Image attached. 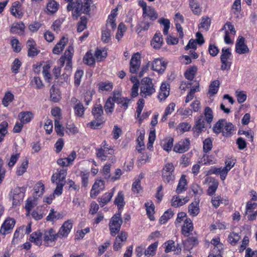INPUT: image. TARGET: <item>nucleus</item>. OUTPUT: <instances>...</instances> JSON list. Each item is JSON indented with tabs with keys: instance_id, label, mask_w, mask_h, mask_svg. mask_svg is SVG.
I'll use <instances>...</instances> for the list:
<instances>
[{
	"instance_id": "nucleus-63",
	"label": "nucleus",
	"mask_w": 257,
	"mask_h": 257,
	"mask_svg": "<svg viewBox=\"0 0 257 257\" xmlns=\"http://www.w3.org/2000/svg\"><path fill=\"white\" fill-rule=\"evenodd\" d=\"M34 191L36 195L42 196L44 191V186L41 182H38L34 187Z\"/></svg>"
},
{
	"instance_id": "nucleus-5",
	"label": "nucleus",
	"mask_w": 257,
	"mask_h": 257,
	"mask_svg": "<svg viewBox=\"0 0 257 257\" xmlns=\"http://www.w3.org/2000/svg\"><path fill=\"white\" fill-rule=\"evenodd\" d=\"M122 222L120 213L118 212L112 217L109 223L110 234L112 236H114L118 233Z\"/></svg>"
},
{
	"instance_id": "nucleus-30",
	"label": "nucleus",
	"mask_w": 257,
	"mask_h": 257,
	"mask_svg": "<svg viewBox=\"0 0 257 257\" xmlns=\"http://www.w3.org/2000/svg\"><path fill=\"white\" fill-rule=\"evenodd\" d=\"M158 14L154 9H150L143 12V18L145 19H149L150 21H154L158 18Z\"/></svg>"
},
{
	"instance_id": "nucleus-37",
	"label": "nucleus",
	"mask_w": 257,
	"mask_h": 257,
	"mask_svg": "<svg viewBox=\"0 0 257 257\" xmlns=\"http://www.w3.org/2000/svg\"><path fill=\"white\" fill-rule=\"evenodd\" d=\"M50 99L54 102H58L61 99V94L59 91L52 86L50 89Z\"/></svg>"
},
{
	"instance_id": "nucleus-64",
	"label": "nucleus",
	"mask_w": 257,
	"mask_h": 257,
	"mask_svg": "<svg viewBox=\"0 0 257 257\" xmlns=\"http://www.w3.org/2000/svg\"><path fill=\"white\" fill-rule=\"evenodd\" d=\"M28 165V160L24 161L21 164L20 167H19L16 171V174L18 176L22 175L26 171Z\"/></svg>"
},
{
	"instance_id": "nucleus-17",
	"label": "nucleus",
	"mask_w": 257,
	"mask_h": 257,
	"mask_svg": "<svg viewBox=\"0 0 257 257\" xmlns=\"http://www.w3.org/2000/svg\"><path fill=\"white\" fill-rule=\"evenodd\" d=\"M36 44L33 39H29L27 42V47L28 48V55L29 57H34L37 55L40 51L37 50Z\"/></svg>"
},
{
	"instance_id": "nucleus-31",
	"label": "nucleus",
	"mask_w": 257,
	"mask_h": 257,
	"mask_svg": "<svg viewBox=\"0 0 257 257\" xmlns=\"http://www.w3.org/2000/svg\"><path fill=\"white\" fill-rule=\"evenodd\" d=\"M189 200L188 197H186L183 198H180L178 196H173L172 199V205L175 207H179L185 204Z\"/></svg>"
},
{
	"instance_id": "nucleus-2",
	"label": "nucleus",
	"mask_w": 257,
	"mask_h": 257,
	"mask_svg": "<svg viewBox=\"0 0 257 257\" xmlns=\"http://www.w3.org/2000/svg\"><path fill=\"white\" fill-rule=\"evenodd\" d=\"M92 0H84L83 3L81 0H76L72 3H69L67 7L68 11H72V15L76 19L83 13L88 14L90 11V4Z\"/></svg>"
},
{
	"instance_id": "nucleus-52",
	"label": "nucleus",
	"mask_w": 257,
	"mask_h": 257,
	"mask_svg": "<svg viewBox=\"0 0 257 257\" xmlns=\"http://www.w3.org/2000/svg\"><path fill=\"white\" fill-rule=\"evenodd\" d=\"M132 190L134 193L139 194L142 191V188L141 186V181L138 179L133 183Z\"/></svg>"
},
{
	"instance_id": "nucleus-34",
	"label": "nucleus",
	"mask_w": 257,
	"mask_h": 257,
	"mask_svg": "<svg viewBox=\"0 0 257 257\" xmlns=\"http://www.w3.org/2000/svg\"><path fill=\"white\" fill-rule=\"evenodd\" d=\"M224 125H225V120L223 119H219L212 127L213 133L216 134H219L221 132L223 133Z\"/></svg>"
},
{
	"instance_id": "nucleus-51",
	"label": "nucleus",
	"mask_w": 257,
	"mask_h": 257,
	"mask_svg": "<svg viewBox=\"0 0 257 257\" xmlns=\"http://www.w3.org/2000/svg\"><path fill=\"white\" fill-rule=\"evenodd\" d=\"M158 22L164 26L163 30L164 34L165 35H168L169 29L170 28V21L168 19L162 18L159 20Z\"/></svg>"
},
{
	"instance_id": "nucleus-21",
	"label": "nucleus",
	"mask_w": 257,
	"mask_h": 257,
	"mask_svg": "<svg viewBox=\"0 0 257 257\" xmlns=\"http://www.w3.org/2000/svg\"><path fill=\"white\" fill-rule=\"evenodd\" d=\"M68 41V38L63 37L53 48V53L55 54H59L63 50Z\"/></svg>"
},
{
	"instance_id": "nucleus-61",
	"label": "nucleus",
	"mask_w": 257,
	"mask_h": 257,
	"mask_svg": "<svg viewBox=\"0 0 257 257\" xmlns=\"http://www.w3.org/2000/svg\"><path fill=\"white\" fill-rule=\"evenodd\" d=\"M114 102L111 98H108L104 105V109L106 113H112L114 108Z\"/></svg>"
},
{
	"instance_id": "nucleus-46",
	"label": "nucleus",
	"mask_w": 257,
	"mask_h": 257,
	"mask_svg": "<svg viewBox=\"0 0 257 257\" xmlns=\"http://www.w3.org/2000/svg\"><path fill=\"white\" fill-rule=\"evenodd\" d=\"M227 200H223L221 197L219 196H214L212 198L211 202L213 206L217 208L221 204L224 203L225 204L228 203Z\"/></svg>"
},
{
	"instance_id": "nucleus-56",
	"label": "nucleus",
	"mask_w": 257,
	"mask_h": 257,
	"mask_svg": "<svg viewBox=\"0 0 257 257\" xmlns=\"http://www.w3.org/2000/svg\"><path fill=\"white\" fill-rule=\"evenodd\" d=\"M218 186V182L216 181H213L211 184L209 186L207 190V194L209 196H212L216 192Z\"/></svg>"
},
{
	"instance_id": "nucleus-62",
	"label": "nucleus",
	"mask_w": 257,
	"mask_h": 257,
	"mask_svg": "<svg viewBox=\"0 0 257 257\" xmlns=\"http://www.w3.org/2000/svg\"><path fill=\"white\" fill-rule=\"evenodd\" d=\"M212 148V140L208 138L203 141V151L205 153L210 151Z\"/></svg>"
},
{
	"instance_id": "nucleus-29",
	"label": "nucleus",
	"mask_w": 257,
	"mask_h": 257,
	"mask_svg": "<svg viewBox=\"0 0 257 257\" xmlns=\"http://www.w3.org/2000/svg\"><path fill=\"white\" fill-rule=\"evenodd\" d=\"M33 117V113L30 111L21 112L19 114V118L22 123L29 122Z\"/></svg>"
},
{
	"instance_id": "nucleus-10",
	"label": "nucleus",
	"mask_w": 257,
	"mask_h": 257,
	"mask_svg": "<svg viewBox=\"0 0 257 257\" xmlns=\"http://www.w3.org/2000/svg\"><path fill=\"white\" fill-rule=\"evenodd\" d=\"M245 39L239 36L235 44V51L239 54H246L249 52L248 47L245 44Z\"/></svg>"
},
{
	"instance_id": "nucleus-49",
	"label": "nucleus",
	"mask_w": 257,
	"mask_h": 257,
	"mask_svg": "<svg viewBox=\"0 0 257 257\" xmlns=\"http://www.w3.org/2000/svg\"><path fill=\"white\" fill-rule=\"evenodd\" d=\"M8 123L7 121H4L0 124V142H1L5 135L7 134V127Z\"/></svg>"
},
{
	"instance_id": "nucleus-50",
	"label": "nucleus",
	"mask_w": 257,
	"mask_h": 257,
	"mask_svg": "<svg viewBox=\"0 0 257 257\" xmlns=\"http://www.w3.org/2000/svg\"><path fill=\"white\" fill-rule=\"evenodd\" d=\"M43 207H41L40 208H37V209L34 210L32 213V217L36 220L41 219L44 215V211L42 210Z\"/></svg>"
},
{
	"instance_id": "nucleus-59",
	"label": "nucleus",
	"mask_w": 257,
	"mask_h": 257,
	"mask_svg": "<svg viewBox=\"0 0 257 257\" xmlns=\"http://www.w3.org/2000/svg\"><path fill=\"white\" fill-rule=\"evenodd\" d=\"M145 206L146 207V211L148 215L149 216V218L151 220H153L154 219V217L153 216V213L154 212V205L153 204H150L149 203H145Z\"/></svg>"
},
{
	"instance_id": "nucleus-12",
	"label": "nucleus",
	"mask_w": 257,
	"mask_h": 257,
	"mask_svg": "<svg viewBox=\"0 0 257 257\" xmlns=\"http://www.w3.org/2000/svg\"><path fill=\"white\" fill-rule=\"evenodd\" d=\"M15 223V220L13 218L7 219L1 226L0 233L4 235L9 233L14 228Z\"/></svg>"
},
{
	"instance_id": "nucleus-40",
	"label": "nucleus",
	"mask_w": 257,
	"mask_h": 257,
	"mask_svg": "<svg viewBox=\"0 0 257 257\" xmlns=\"http://www.w3.org/2000/svg\"><path fill=\"white\" fill-rule=\"evenodd\" d=\"M219 85L220 82L219 80H216L212 81L209 85L208 93L211 94L212 95L216 94L218 91Z\"/></svg>"
},
{
	"instance_id": "nucleus-36",
	"label": "nucleus",
	"mask_w": 257,
	"mask_h": 257,
	"mask_svg": "<svg viewBox=\"0 0 257 257\" xmlns=\"http://www.w3.org/2000/svg\"><path fill=\"white\" fill-rule=\"evenodd\" d=\"M240 238L241 236L239 233L233 231L228 235L227 241L232 245H235Z\"/></svg>"
},
{
	"instance_id": "nucleus-18",
	"label": "nucleus",
	"mask_w": 257,
	"mask_h": 257,
	"mask_svg": "<svg viewBox=\"0 0 257 257\" xmlns=\"http://www.w3.org/2000/svg\"><path fill=\"white\" fill-rule=\"evenodd\" d=\"M193 226L191 220L186 218L184 220V223L182 227V233L185 236H188L190 233L193 231Z\"/></svg>"
},
{
	"instance_id": "nucleus-45",
	"label": "nucleus",
	"mask_w": 257,
	"mask_h": 257,
	"mask_svg": "<svg viewBox=\"0 0 257 257\" xmlns=\"http://www.w3.org/2000/svg\"><path fill=\"white\" fill-rule=\"evenodd\" d=\"M175 107V104L173 102L170 103L167 108H166L165 111L164 115L162 117V121H165L167 119V116L169 114H171L174 110Z\"/></svg>"
},
{
	"instance_id": "nucleus-57",
	"label": "nucleus",
	"mask_w": 257,
	"mask_h": 257,
	"mask_svg": "<svg viewBox=\"0 0 257 257\" xmlns=\"http://www.w3.org/2000/svg\"><path fill=\"white\" fill-rule=\"evenodd\" d=\"M80 176L81 178L82 186L85 188L86 187L88 184L89 173L88 172L81 171L80 172Z\"/></svg>"
},
{
	"instance_id": "nucleus-4",
	"label": "nucleus",
	"mask_w": 257,
	"mask_h": 257,
	"mask_svg": "<svg viewBox=\"0 0 257 257\" xmlns=\"http://www.w3.org/2000/svg\"><path fill=\"white\" fill-rule=\"evenodd\" d=\"M155 92L152 80L149 77L144 78L141 81L140 94L144 97L151 96Z\"/></svg>"
},
{
	"instance_id": "nucleus-13",
	"label": "nucleus",
	"mask_w": 257,
	"mask_h": 257,
	"mask_svg": "<svg viewBox=\"0 0 257 257\" xmlns=\"http://www.w3.org/2000/svg\"><path fill=\"white\" fill-rule=\"evenodd\" d=\"M104 188V181L101 180H97L94 182L90 191V196L96 197Z\"/></svg>"
},
{
	"instance_id": "nucleus-38",
	"label": "nucleus",
	"mask_w": 257,
	"mask_h": 257,
	"mask_svg": "<svg viewBox=\"0 0 257 257\" xmlns=\"http://www.w3.org/2000/svg\"><path fill=\"white\" fill-rule=\"evenodd\" d=\"M197 71V67L196 66H190L186 71L184 75L186 79L192 80L194 78Z\"/></svg>"
},
{
	"instance_id": "nucleus-8",
	"label": "nucleus",
	"mask_w": 257,
	"mask_h": 257,
	"mask_svg": "<svg viewBox=\"0 0 257 257\" xmlns=\"http://www.w3.org/2000/svg\"><path fill=\"white\" fill-rule=\"evenodd\" d=\"M25 189L23 187H17L12 191V199L13 206L17 205L22 201L24 197Z\"/></svg>"
},
{
	"instance_id": "nucleus-44",
	"label": "nucleus",
	"mask_w": 257,
	"mask_h": 257,
	"mask_svg": "<svg viewBox=\"0 0 257 257\" xmlns=\"http://www.w3.org/2000/svg\"><path fill=\"white\" fill-rule=\"evenodd\" d=\"M211 20L208 17H203L201 19V22L199 25V29H203L207 31L210 25Z\"/></svg>"
},
{
	"instance_id": "nucleus-42",
	"label": "nucleus",
	"mask_w": 257,
	"mask_h": 257,
	"mask_svg": "<svg viewBox=\"0 0 257 257\" xmlns=\"http://www.w3.org/2000/svg\"><path fill=\"white\" fill-rule=\"evenodd\" d=\"M114 203L115 205H117L119 209L124 206L125 202L124 201L123 194L122 192L120 191L118 193Z\"/></svg>"
},
{
	"instance_id": "nucleus-7",
	"label": "nucleus",
	"mask_w": 257,
	"mask_h": 257,
	"mask_svg": "<svg viewBox=\"0 0 257 257\" xmlns=\"http://www.w3.org/2000/svg\"><path fill=\"white\" fill-rule=\"evenodd\" d=\"M141 66V56L139 53L134 54L131 59L130 63V72L131 73H136Z\"/></svg>"
},
{
	"instance_id": "nucleus-22",
	"label": "nucleus",
	"mask_w": 257,
	"mask_h": 257,
	"mask_svg": "<svg viewBox=\"0 0 257 257\" xmlns=\"http://www.w3.org/2000/svg\"><path fill=\"white\" fill-rule=\"evenodd\" d=\"M114 190L115 189L113 188L110 192L106 193L101 197L98 198V201L101 207H103L111 200L113 195Z\"/></svg>"
},
{
	"instance_id": "nucleus-55",
	"label": "nucleus",
	"mask_w": 257,
	"mask_h": 257,
	"mask_svg": "<svg viewBox=\"0 0 257 257\" xmlns=\"http://www.w3.org/2000/svg\"><path fill=\"white\" fill-rule=\"evenodd\" d=\"M55 130L57 134L61 137L64 136V128L60 124V121L58 119H56L54 122Z\"/></svg>"
},
{
	"instance_id": "nucleus-58",
	"label": "nucleus",
	"mask_w": 257,
	"mask_h": 257,
	"mask_svg": "<svg viewBox=\"0 0 257 257\" xmlns=\"http://www.w3.org/2000/svg\"><path fill=\"white\" fill-rule=\"evenodd\" d=\"M173 212L171 210H168L161 217L160 222L162 224L166 223L169 219L173 216Z\"/></svg>"
},
{
	"instance_id": "nucleus-32",
	"label": "nucleus",
	"mask_w": 257,
	"mask_h": 257,
	"mask_svg": "<svg viewBox=\"0 0 257 257\" xmlns=\"http://www.w3.org/2000/svg\"><path fill=\"white\" fill-rule=\"evenodd\" d=\"M42 234L40 231H36L31 234L30 240L37 245H40L42 242Z\"/></svg>"
},
{
	"instance_id": "nucleus-28",
	"label": "nucleus",
	"mask_w": 257,
	"mask_h": 257,
	"mask_svg": "<svg viewBox=\"0 0 257 257\" xmlns=\"http://www.w3.org/2000/svg\"><path fill=\"white\" fill-rule=\"evenodd\" d=\"M74 49L72 46H69L66 50L64 56H62L60 59V62L61 66H63L65 63V59H72L73 55Z\"/></svg>"
},
{
	"instance_id": "nucleus-19",
	"label": "nucleus",
	"mask_w": 257,
	"mask_h": 257,
	"mask_svg": "<svg viewBox=\"0 0 257 257\" xmlns=\"http://www.w3.org/2000/svg\"><path fill=\"white\" fill-rule=\"evenodd\" d=\"M71 101L75 102V105L74 106L75 115L79 117H82L84 115L85 111V109L82 103L74 97L72 98Z\"/></svg>"
},
{
	"instance_id": "nucleus-14",
	"label": "nucleus",
	"mask_w": 257,
	"mask_h": 257,
	"mask_svg": "<svg viewBox=\"0 0 257 257\" xmlns=\"http://www.w3.org/2000/svg\"><path fill=\"white\" fill-rule=\"evenodd\" d=\"M190 141L188 139H185L180 141L176 144L174 151L177 153H182L188 150L189 148Z\"/></svg>"
},
{
	"instance_id": "nucleus-53",
	"label": "nucleus",
	"mask_w": 257,
	"mask_h": 257,
	"mask_svg": "<svg viewBox=\"0 0 257 257\" xmlns=\"http://www.w3.org/2000/svg\"><path fill=\"white\" fill-rule=\"evenodd\" d=\"M224 130L223 131V135L227 136L232 134L234 130V126L231 123L228 122L225 120V125H224Z\"/></svg>"
},
{
	"instance_id": "nucleus-60",
	"label": "nucleus",
	"mask_w": 257,
	"mask_h": 257,
	"mask_svg": "<svg viewBox=\"0 0 257 257\" xmlns=\"http://www.w3.org/2000/svg\"><path fill=\"white\" fill-rule=\"evenodd\" d=\"M107 53L105 50L97 49L95 53V59L97 61L103 60L106 57Z\"/></svg>"
},
{
	"instance_id": "nucleus-35",
	"label": "nucleus",
	"mask_w": 257,
	"mask_h": 257,
	"mask_svg": "<svg viewBox=\"0 0 257 257\" xmlns=\"http://www.w3.org/2000/svg\"><path fill=\"white\" fill-rule=\"evenodd\" d=\"M102 107L100 104H95L92 110V113L95 119H102Z\"/></svg>"
},
{
	"instance_id": "nucleus-6",
	"label": "nucleus",
	"mask_w": 257,
	"mask_h": 257,
	"mask_svg": "<svg viewBox=\"0 0 257 257\" xmlns=\"http://www.w3.org/2000/svg\"><path fill=\"white\" fill-rule=\"evenodd\" d=\"M174 167L172 163H167L162 170V178L165 183H169L175 179L174 175Z\"/></svg>"
},
{
	"instance_id": "nucleus-20",
	"label": "nucleus",
	"mask_w": 257,
	"mask_h": 257,
	"mask_svg": "<svg viewBox=\"0 0 257 257\" xmlns=\"http://www.w3.org/2000/svg\"><path fill=\"white\" fill-rule=\"evenodd\" d=\"M169 85L167 83H163L160 87V91L158 95V98L161 100H164L169 95Z\"/></svg>"
},
{
	"instance_id": "nucleus-9",
	"label": "nucleus",
	"mask_w": 257,
	"mask_h": 257,
	"mask_svg": "<svg viewBox=\"0 0 257 257\" xmlns=\"http://www.w3.org/2000/svg\"><path fill=\"white\" fill-rule=\"evenodd\" d=\"M67 175V169L62 168L60 170H57V172L54 173L51 178V181L52 183H62L65 184V178Z\"/></svg>"
},
{
	"instance_id": "nucleus-16",
	"label": "nucleus",
	"mask_w": 257,
	"mask_h": 257,
	"mask_svg": "<svg viewBox=\"0 0 257 257\" xmlns=\"http://www.w3.org/2000/svg\"><path fill=\"white\" fill-rule=\"evenodd\" d=\"M127 234L125 232L121 231L115 238L114 244L113 249L115 250H118L122 245V243L125 242L127 239Z\"/></svg>"
},
{
	"instance_id": "nucleus-25",
	"label": "nucleus",
	"mask_w": 257,
	"mask_h": 257,
	"mask_svg": "<svg viewBox=\"0 0 257 257\" xmlns=\"http://www.w3.org/2000/svg\"><path fill=\"white\" fill-rule=\"evenodd\" d=\"M199 201H195L188 206V213L192 216H197L200 212Z\"/></svg>"
},
{
	"instance_id": "nucleus-15",
	"label": "nucleus",
	"mask_w": 257,
	"mask_h": 257,
	"mask_svg": "<svg viewBox=\"0 0 257 257\" xmlns=\"http://www.w3.org/2000/svg\"><path fill=\"white\" fill-rule=\"evenodd\" d=\"M166 68V64L162 59H156L152 63V69L159 73H163Z\"/></svg>"
},
{
	"instance_id": "nucleus-3",
	"label": "nucleus",
	"mask_w": 257,
	"mask_h": 257,
	"mask_svg": "<svg viewBox=\"0 0 257 257\" xmlns=\"http://www.w3.org/2000/svg\"><path fill=\"white\" fill-rule=\"evenodd\" d=\"M104 143L103 146L97 150V157L102 161L109 160L113 163L115 161L114 156L112 155L114 150L109 148L105 142H104Z\"/></svg>"
},
{
	"instance_id": "nucleus-26",
	"label": "nucleus",
	"mask_w": 257,
	"mask_h": 257,
	"mask_svg": "<svg viewBox=\"0 0 257 257\" xmlns=\"http://www.w3.org/2000/svg\"><path fill=\"white\" fill-rule=\"evenodd\" d=\"M163 38L161 33H156L151 42L152 46L155 49L160 48L163 43Z\"/></svg>"
},
{
	"instance_id": "nucleus-47",
	"label": "nucleus",
	"mask_w": 257,
	"mask_h": 257,
	"mask_svg": "<svg viewBox=\"0 0 257 257\" xmlns=\"http://www.w3.org/2000/svg\"><path fill=\"white\" fill-rule=\"evenodd\" d=\"M14 95L10 91L6 92L3 99V104L7 107L14 99Z\"/></svg>"
},
{
	"instance_id": "nucleus-39",
	"label": "nucleus",
	"mask_w": 257,
	"mask_h": 257,
	"mask_svg": "<svg viewBox=\"0 0 257 257\" xmlns=\"http://www.w3.org/2000/svg\"><path fill=\"white\" fill-rule=\"evenodd\" d=\"M158 244L157 242L151 244L144 251L145 255L147 256H154L156 253Z\"/></svg>"
},
{
	"instance_id": "nucleus-33",
	"label": "nucleus",
	"mask_w": 257,
	"mask_h": 257,
	"mask_svg": "<svg viewBox=\"0 0 257 257\" xmlns=\"http://www.w3.org/2000/svg\"><path fill=\"white\" fill-rule=\"evenodd\" d=\"M57 234H56L54 230L51 228L48 231H46L44 234V240L48 242L49 241L52 242L56 239Z\"/></svg>"
},
{
	"instance_id": "nucleus-27",
	"label": "nucleus",
	"mask_w": 257,
	"mask_h": 257,
	"mask_svg": "<svg viewBox=\"0 0 257 257\" xmlns=\"http://www.w3.org/2000/svg\"><path fill=\"white\" fill-rule=\"evenodd\" d=\"M187 190V181L186 176L182 175L179 180L176 192L178 194L181 193Z\"/></svg>"
},
{
	"instance_id": "nucleus-11",
	"label": "nucleus",
	"mask_w": 257,
	"mask_h": 257,
	"mask_svg": "<svg viewBox=\"0 0 257 257\" xmlns=\"http://www.w3.org/2000/svg\"><path fill=\"white\" fill-rule=\"evenodd\" d=\"M73 226L72 221L68 220L65 221L57 233L59 237H66L70 232Z\"/></svg>"
},
{
	"instance_id": "nucleus-23",
	"label": "nucleus",
	"mask_w": 257,
	"mask_h": 257,
	"mask_svg": "<svg viewBox=\"0 0 257 257\" xmlns=\"http://www.w3.org/2000/svg\"><path fill=\"white\" fill-rule=\"evenodd\" d=\"M212 174L220 175V178L222 180H224L225 179L227 174L223 168H217L215 167H212L207 172V175H211Z\"/></svg>"
},
{
	"instance_id": "nucleus-24",
	"label": "nucleus",
	"mask_w": 257,
	"mask_h": 257,
	"mask_svg": "<svg viewBox=\"0 0 257 257\" xmlns=\"http://www.w3.org/2000/svg\"><path fill=\"white\" fill-rule=\"evenodd\" d=\"M152 24V23L149 22L147 19L143 18V20L137 25V32L138 34H140L142 31H148Z\"/></svg>"
},
{
	"instance_id": "nucleus-48",
	"label": "nucleus",
	"mask_w": 257,
	"mask_h": 257,
	"mask_svg": "<svg viewBox=\"0 0 257 257\" xmlns=\"http://www.w3.org/2000/svg\"><path fill=\"white\" fill-rule=\"evenodd\" d=\"M83 62L88 65H93L95 63V58H94L92 53L90 52H88L83 58Z\"/></svg>"
},
{
	"instance_id": "nucleus-54",
	"label": "nucleus",
	"mask_w": 257,
	"mask_h": 257,
	"mask_svg": "<svg viewBox=\"0 0 257 257\" xmlns=\"http://www.w3.org/2000/svg\"><path fill=\"white\" fill-rule=\"evenodd\" d=\"M199 91V84L191 89L190 92L188 93L185 102L188 103L190 102L194 97V94L196 92Z\"/></svg>"
},
{
	"instance_id": "nucleus-1",
	"label": "nucleus",
	"mask_w": 257,
	"mask_h": 257,
	"mask_svg": "<svg viewBox=\"0 0 257 257\" xmlns=\"http://www.w3.org/2000/svg\"><path fill=\"white\" fill-rule=\"evenodd\" d=\"M213 118V111L209 107H206L203 114L199 116L195 121V124L193 127V131L194 133L197 135L200 134L203 132H205L206 129L205 123L210 125Z\"/></svg>"
},
{
	"instance_id": "nucleus-43",
	"label": "nucleus",
	"mask_w": 257,
	"mask_h": 257,
	"mask_svg": "<svg viewBox=\"0 0 257 257\" xmlns=\"http://www.w3.org/2000/svg\"><path fill=\"white\" fill-rule=\"evenodd\" d=\"M36 199L34 198L33 199L29 198L26 201L25 204V208L27 211V215L30 214L31 210L36 205Z\"/></svg>"
},
{
	"instance_id": "nucleus-41",
	"label": "nucleus",
	"mask_w": 257,
	"mask_h": 257,
	"mask_svg": "<svg viewBox=\"0 0 257 257\" xmlns=\"http://www.w3.org/2000/svg\"><path fill=\"white\" fill-rule=\"evenodd\" d=\"M59 4L54 0H49L47 5V9L51 13H55L58 9Z\"/></svg>"
}]
</instances>
